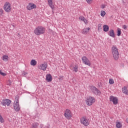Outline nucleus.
Masks as SVG:
<instances>
[{"label":"nucleus","mask_w":128,"mask_h":128,"mask_svg":"<svg viewBox=\"0 0 128 128\" xmlns=\"http://www.w3.org/2000/svg\"><path fill=\"white\" fill-rule=\"evenodd\" d=\"M46 32V28L42 26H38L34 30V34L36 36H40V34H44Z\"/></svg>","instance_id":"nucleus-1"},{"label":"nucleus","mask_w":128,"mask_h":128,"mask_svg":"<svg viewBox=\"0 0 128 128\" xmlns=\"http://www.w3.org/2000/svg\"><path fill=\"white\" fill-rule=\"evenodd\" d=\"M112 54L114 56V58L115 60H118V58H120V54H118V49L116 46L112 47Z\"/></svg>","instance_id":"nucleus-2"},{"label":"nucleus","mask_w":128,"mask_h":128,"mask_svg":"<svg viewBox=\"0 0 128 128\" xmlns=\"http://www.w3.org/2000/svg\"><path fill=\"white\" fill-rule=\"evenodd\" d=\"M4 8L6 12H12V6L8 2H6L4 6Z\"/></svg>","instance_id":"nucleus-3"},{"label":"nucleus","mask_w":128,"mask_h":128,"mask_svg":"<svg viewBox=\"0 0 128 128\" xmlns=\"http://www.w3.org/2000/svg\"><path fill=\"white\" fill-rule=\"evenodd\" d=\"M87 106H90L96 102V99L92 96H89L86 100Z\"/></svg>","instance_id":"nucleus-4"},{"label":"nucleus","mask_w":128,"mask_h":128,"mask_svg":"<svg viewBox=\"0 0 128 128\" xmlns=\"http://www.w3.org/2000/svg\"><path fill=\"white\" fill-rule=\"evenodd\" d=\"M91 90L93 94H96V96H100L102 94V92L98 88H96V86H92L91 87Z\"/></svg>","instance_id":"nucleus-5"},{"label":"nucleus","mask_w":128,"mask_h":128,"mask_svg":"<svg viewBox=\"0 0 128 128\" xmlns=\"http://www.w3.org/2000/svg\"><path fill=\"white\" fill-rule=\"evenodd\" d=\"M80 122L82 124H84L85 126H88L90 124V122H88V119L86 117H83L80 119Z\"/></svg>","instance_id":"nucleus-6"},{"label":"nucleus","mask_w":128,"mask_h":128,"mask_svg":"<svg viewBox=\"0 0 128 128\" xmlns=\"http://www.w3.org/2000/svg\"><path fill=\"white\" fill-rule=\"evenodd\" d=\"M110 102H112L114 104H118V98L114 97L112 96H110Z\"/></svg>","instance_id":"nucleus-7"},{"label":"nucleus","mask_w":128,"mask_h":128,"mask_svg":"<svg viewBox=\"0 0 128 128\" xmlns=\"http://www.w3.org/2000/svg\"><path fill=\"white\" fill-rule=\"evenodd\" d=\"M64 116L67 120H70L72 118V114H70V110L66 109L64 112Z\"/></svg>","instance_id":"nucleus-8"},{"label":"nucleus","mask_w":128,"mask_h":128,"mask_svg":"<svg viewBox=\"0 0 128 128\" xmlns=\"http://www.w3.org/2000/svg\"><path fill=\"white\" fill-rule=\"evenodd\" d=\"M12 103V100H8V99H4L2 100V104H3V106H10V104Z\"/></svg>","instance_id":"nucleus-9"},{"label":"nucleus","mask_w":128,"mask_h":128,"mask_svg":"<svg viewBox=\"0 0 128 128\" xmlns=\"http://www.w3.org/2000/svg\"><path fill=\"white\" fill-rule=\"evenodd\" d=\"M82 61L83 62V63L85 64H86L87 66H90V60L88 59L86 56H83L82 58Z\"/></svg>","instance_id":"nucleus-10"},{"label":"nucleus","mask_w":128,"mask_h":128,"mask_svg":"<svg viewBox=\"0 0 128 128\" xmlns=\"http://www.w3.org/2000/svg\"><path fill=\"white\" fill-rule=\"evenodd\" d=\"M46 68H48V64L46 62H44V64H41L40 66L38 67V68L40 70H46Z\"/></svg>","instance_id":"nucleus-11"},{"label":"nucleus","mask_w":128,"mask_h":128,"mask_svg":"<svg viewBox=\"0 0 128 128\" xmlns=\"http://www.w3.org/2000/svg\"><path fill=\"white\" fill-rule=\"evenodd\" d=\"M32 8H36V6L32 3H30L27 6V9L28 10H32Z\"/></svg>","instance_id":"nucleus-12"},{"label":"nucleus","mask_w":128,"mask_h":128,"mask_svg":"<svg viewBox=\"0 0 128 128\" xmlns=\"http://www.w3.org/2000/svg\"><path fill=\"white\" fill-rule=\"evenodd\" d=\"M46 80L48 82H50L52 80V75L50 74H47L46 75Z\"/></svg>","instance_id":"nucleus-13"},{"label":"nucleus","mask_w":128,"mask_h":128,"mask_svg":"<svg viewBox=\"0 0 128 128\" xmlns=\"http://www.w3.org/2000/svg\"><path fill=\"white\" fill-rule=\"evenodd\" d=\"M108 36H112V38H116V34H114V30H110L108 32Z\"/></svg>","instance_id":"nucleus-14"},{"label":"nucleus","mask_w":128,"mask_h":128,"mask_svg":"<svg viewBox=\"0 0 128 128\" xmlns=\"http://www.w3.org/2000/svg\"><path fill=\"white\" fill-rule=\"evenodd\" d=\"M14 110L16 112H20V104H18V103H16V104H14Z\"/></svg>","instance_id":"nucleus-15"},{"label":"nucleus","mask_w":128,"mask_h":128,"mask_svg":"<svg viewBox=\"0 0 128 128\" xmlns=\"http://www.w3.org/2000/svg\"><path fill=\"white\" fill-rule=\"evenodd\" d=\"M48 2L49 6H50L52 10H54V6L52 4V0H48Z\"/></svg>","instance_id":"nucleus-16"},{"label":"nucleus","mask_w":128,"mask_h":128,"mask_svg":"<svg viewBox=\"0 0 128 128\" xmlns=\"http://www.w3.org/2000/svg\"><path fill=\"white\" fill-rule=\"evenodd\" d=\"M110 30V27L108 25H104L103 26V30L104 32H108Z\"/></svg>","instance_id":"nucleus-17"},{"label":"nucleus","mask_w":128,"mask_h":128,"mask_svg":"<svg viewBox=\"0 0 128 128\" xmlns=\"http://www.w3.org/2000/svg\"><path fill=\"white\" fill-rule=\"evenodd\" d=\"M90 30V28H84V29L82 30V34H86L88 32V30Z\"/></svg>","instance_id":"nucleus-18"},{"label":"nucleus","mask_w":128,"mask_h":128,"mask_svg":"<svg viewBox=\"0 0 128 128\" xmlns=\"http://www.w3.org/2000/svg\"><path fill=\"white\" fill-rule=\"evenodd\" d=\"M122 92L125 94L128 95V88L124 86V88H122Z\"/></svg>","instance_id":"nucleus-19"},{"label":"nucleus","mask_w":128,"mask_h":128,"mask_svg":"<svg viewBox=\"0 0 128 128\" xmlns=\"http://www.w3.org/2000/svg\"><path fill=\"white\" fill-rule=\"evenodd\" d=\"M30 64L31 66H36V61L35 60H31Z\"/></svg>","instance_id":"nucleus-20"},{"label":"nucleus","mask_w":128,"mask_h":128,"mask_svg":"<svg viewBox=\"0 0 128 128\" xmlns=\"http://www.w3.org/2000/svg\"><path fill=\"white\" fill-rule=\"evenodd\" d=\"M2 60H3L4 62H8V56H6V55H4V56H2Z\"/></svg>","instance_id":"nucleus-21"},{"label":"nucleus","mask_w":128,"mask_h":128,"mask_svg":"<svg viewBox=\"0 0 128 128\" xmlns=\"http://www.w3.org/2000/svg\"><path fill=\"white\" fill-rule=\"evenodd\" d=\"M116 126L117 128H122V125L120 122H116Z\"/></svg>","instance_id":"nucleus-22"},{"label":"nucleus","mask_w":128,"mask_h":128,"mask_svg":"<svg viewBox=\"0 0 128 128\" xmlns=\"http://www.w3.org/2000/svg\"><path fill=\"white\" fill-rule=\"evenodd\" d=\"M120 34H122V31L120 30V28H118L117 30V36H120Z\"/></svg>","instance_id":"nucleus-23"},{"label":"nucleus","mask_w":128,"mask_h":128,"mask_svg":"<svg viewBox=\"0 0 128 128\" xmlns=\"http://www.w3.org/2000/svg\"><path fill=\"white\" fill-rule=\"evenodd\" d=\"M19 98H20V96H15V100L16 101V104H18Z\"/></svg>","instance_id":"nucleus-24"},{"label":"nucleus","mask_w":128,"mask_h":128,"mask_svg":"<svg viewBox=\"0 0 128 128\" xmlns=\"http://www.w3.org/2000/svg\"><path fill=\"white\" fill-rule=\"evenodd\" d=\"M78 68L76 66H75L73 68V72H78Z\"/></svg>","instance_id":"nucleus-25"},{"label":"nucleus","mask_w":128,"mask_h":128,"mask_svg":"<svg viewBox=\"0 0 128 128\" xmlns=\"http://www.w3.org/2000/svg\"><path fill=\"white\" fill-rule=\"evenodd\" d=\"M109 84H114V80L110 79L109 80Z\"/></svg>","instance_id":"nucleus-26"},{"label":"nucleus","mask_w":128,"mask_h":128,"mask_svg":"<svg viewBox=\"0 0 128 128\" xmlns=\"http://www.w3.org/2000/svg\"><path fill=\"white\" fill-rule=\"evenodd\" d=\"M100 16H106V12L101 11Z\"/></svg>","instance_id":"nucleus-27"},{"label":"nucleus","mask_w":128,"mask_h":128,"mask_svg":"<svg viewBox=\"0 0 128 128\" xmlns=\"http://www.w3.org/2000/svg\"><path fill=\"white\" fill-rule=\"evenodd\" d=\"M0 74H1V76H6V74L4 72H2L0 70Z\"/></svg>","instance_id":"nucleus-28"},{"label":"nucleus","mask_w":128,"mask_h":128,"mask_svg":"<svg viewBox=\"0 0 128 128\" xmlns=\"http://www.w3.org/2000/svg\"><path fill=\"white\" fill-rule=\"evenodd\" d=\"M102 29V24H98V30H100Z\"/></svg>","instance_id":"nucleus-29"},{"label":"nucleus","mask_w":128,"mask_h":128,"mask_svg":"<svg viewBox=\"0 0 128 128\" xmlns=\"http://www.w3.org/2000/svg\"><path fill=\"white\" fill-rule=\"evenodd\" d=\"M26 74H28V72H24V71H23L22 73V76H26Z\"/></svg>","instance_id":"nucleus-30"},{"label":"nucleus","mask_w":128,"mask_h":128,"mask_svg":"<svg viewBox=\"0 0 128 128\" xmlns=\"http://www.w3.org/2000/svg\"><path fill=\"white\" fill-rule=\"evenodd\" d=\"M4 118H2V116L0 115V122H4Z\"/></svg>","instance_id":"nucleus-31"},{"label":"nucleus","mask_w":128,"mask_h":128,"mask_svg":"<svg viewBox=\"0 0 128 128\" xmlns=\"http://www.w3.org/2000/svg\"><path fill=\"white\" fill-rule=\"evenodd\" d=\"M79 19L80 20H82V22H84L85 18H84V17L82 16H80V17H79Z\"/></svg>","instance_id":"nucleus-32"},{"label":"nucleus","mask_w":128,"mask_h":128,"mask_svg":"<svg viewBox=\"0 0 128 128\" xmlns=\"http://www.w3.org/2000/svg\"><path fill=\"white\" fill-rule=\"evenodd\" d=\"M4 14V10L2 8L0 9V16H2Z\"/></svg>","instance_id":"nucleus-33"},{"label":"nucleus","mask_w":128,"mask_h":128,"mask_svg":"<svg viewBox=\"0 0 128 128\" xmlns=\"http://www.w3.org/2000/svg\"><path fill=\"white\" fill-rule=\"evenodd\" d=\"M86 2L88 4H90L92 2V0H86Z\"/></svg>","instance_id":"nucleus-34"},{"label":"nucleus","mask_w":128,"mask_h":128,"mask_svg":"<svg viewBox=\"0 0 128 128\" xmlns=\"http://www.w3.org/2000/svg\"><path fill=\"white\" fill-rule=\"evenodd\" d=\"M8 82H9V84H8V86H12V80H8Z\"/></svg>","instance_id":"nucleus-35"},{"label":"nucleus","mask_w":128,"mask_h":128,"mask_svg":"<svg viewBox=\"0 0 128 128\" xmlns=\"http://www.w3.org/2000/svg\"><path fill=\"white\" fill-rule=\"evenodd\" d=\"M128 28V26H126V25H124L123 26V28L124 29V30H126V28Z\"/></svg>","instance_id":"nucleus-36"},{"label":"nucleus","mask_w":128,"mask_h":128,"mask_svg":"<svg viewBox=\"0 0 128 128\" xmlns=\"http://www.w3.org/2000/svg\"><path fill=\"white\" fill-rule=\"evenodd\" d=\"M83 22H84V24H88V20H86V18L84 19V20Z\"/></svg>","instance_id":"nucleus-37"},{"label":"nucleus","mask_w":128,"mask_h":128,"mask_svg":"<svg viewBox=\"0 0 128 128\" xmlns=\"http://www.w3.org/2000/svg\"><path fill=\"white\" fill-rule=\"evenodd\" d=\"M50 124H48V126H45V128H50Z\"/></svg>","instance_id":"nucleus-38"},{"label":"nucleus","mask_w":128,"mask_h":128,"mask_svg":"<svg viewBox=\"0 0 128 128\" xmlns=\"http://www.w3.org/2000/svg\"><path fill=\"white\" fill-rule=\"evenodd\" d=\"M102 8H106V5H104V4H102Z\"/></svg>","instance_id":"nucleus-39"},{"label":"nucleus","mask_w":128,"mask_h":128,"mask_svg":"<svg viewBox=\"0 0 128 128\" xmlns=\"http://www.w3.org/2000/svg\"><path fill=\"white\" fill-rule=\"evenodd\" d=\"M11 26L13 27V28H16V26L14 24H11Z\"/></svg>","instance_id":"nucleus-40"},{"label":"nucleus","mask_w":128,"mask_h":128,"mask_svg":"<svg viewBox=\"0 0 128 128\" xmlns=\"http://www.w3.org/2000/svg\"><path fill=\"white\" fill-rule=\"evenodd\" d=\"M60 80H64V78H62V76L60 78Z\"/></svg>","instance_id":"nucleus-41"},{"label":"nucleus","mask_w":128,"mask_h":128,"mask_svg":"<svg viewBox=\"0 0 128 128\" xmlns=\"http://www.w3.org/2000/svg\"><path fill=\"white\" fill-rule=\"evenodd\" d=\"M126 122H128V118L126 119Z\"/></svg>","instance_id":"nucleus-42"},{"label":"nucleus","mask_w":128,"mask_h":128,"mask_svg":"<svg viewBox=\"0 0 128 128\" xmlns=\"http://www.w3.org/2000/svg\"><path fill=\"white\" fill-rule=\"evenodd\" d=\"M18 37H20V34H18Z\"/></svg>","instance_id":"nucleus-43"}]
</instances>
